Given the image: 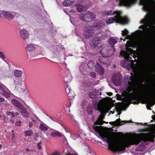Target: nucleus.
Listing matches in <instances>:
<instances>
[{
    "instance_id": "obj_43",
    "label": "nucleus",
    "mask_w": 155,
    "mask_h": 155,
    "mask_svg": "<svg viewBox=\"0 0 155 155\" xmlns=\"http://www.w3.org/2000/svg\"><path fill=\"white\" fill-rule=\"evenodd\" d=\"M98 133L99 134L100 136L102 138L107 137V135L101 132V131L100 132H98Z\"/></svg>"
},
{
    "instance_id": "obj_12",
    "label": "nucleus",
    "mask_w": 155,
    "mask_h": 155,
    "mask_svg": "<svg viewBox=\"0 0 155 155\" xmlns=\"http://www.w3.org/2000/svg\"><path fill=\"white\" fill-rule=\"evenodd\" d=\"M93 23L94 25L92 26L93 28H97L98 29L104 28L105 25V23L103 21L98 20L94 21Z\"/></svg>"
},
{
    "instance_id": "obj_9",
    "label": "nucleus",
    "mask_w": 155,
    "mask_h": 155,
    "mask_svg": "<svg viewBox=\"0 0 155 155\" xmlns=\"http://www.w3.org/2000/svg\"><path fill=\"white\" fill-rule=\"evenodd\" d=\"M104 141H105L108 146V149H110L111 151L115 152V148L116 146L115 143L112 140L107 136V138H103Z\"/></svg>"
},
{
    "instance_id": "obj_64",
    "label": "nucleus",
    "mask_w": 155,
    "mask_h": 155,
    "mask_svg": "<svg viewBox=\"0 0 155 155\" xmlns=\"http://www.w3.org/2000/svg\"><path fill=\"white\" fill-rule=\"evenodd\" d=\"M2 147V145L1 144H0V148Z\"/></svg>"
},
{
    "instance_id": "obj_26",
    "label": "nucleus",
    "mask_w": 155,
    "mask_h": 155,
    "mask_svg": "<svg viewBox=\"0 0 155 155\" xmlns=\"http://www.w3.org/2000/svg\"><path fill=\"white\" fill-rule=\"evenodd\" d=\"M51 135L52 137H61V133L56 130H55L54 131L51 132Z\"/></svg>"
},
{
    "instance_id": "obj_29",
    "label": "nucleus",
    "mask_w": 155,
    "mask_h": 155,
    "mask_svg": "<svg viewBox=\"0 0 155 155\" xmlns=\"http://www.w3.org/2000/svg\"><path fill=\"white\" fill-rule=\"evenodd\" d=\"M104 14L107 15H113L114 14H120L117 12H113L111 10L107 11L104 12Z\"/></svg>"
},
{
    "instance_id": "obj_59",
    "label": "nucleus",
    "mask_w": 155,
    "mask_h": 155,
    "mask_svg": "<svg viewBox=\"0 0 155 155\" xmlns=\"http://www.w3.org/2000/svg\"><path fill=\"white\" fill-rule=\"evenodd\" d=\"M29 150H30V149L29 148H26L25 150L26 151L28 152V151H29Z\"/></svg>"
},
{
    "instance_id": "obj_45",
    "label": "nucleus",
    "mask_w": 155,
    "mask_h": 155,
    "mask_svg": "<svg viewBox=\"0 0 155 155\" xmlns=\"http://www.w3.org/2000/svg\"><path fill=\"white\" fill-rule=\"evenodd\" d=\"M89 75L91 77L93 78H95L96 77V74L94 72H90Z\"/></svg>"
},
{
    "instance_id": "obj_49",
    "label": "nucleus",
    "mask_w": 155,
    "mask_h": 155,
    "mask_svg": "<svg viewBox=\"0 0 155 155\" xmlns=\"http://www.w3.org/2000/svg\"><path fill=\"white\" fill-rule=\"evenodd\" d=\"M13 111L12 112H10V111H7L6 112V114L7 115L10 116L12 118V114H13Z\"/></svg>"
},
{
    "instance_id": "obj_25",
    "label": "nucleus",
    "mask_w": 155,
    "mask_h": 155,
    "mask_svg": "<svg viewBox=\"0 0 155 155\" xmlns=\"http://www.w3.org/2000/svg\"><path fill=\"white\" fill-rule=\"evenodd\" d=\"M96 107L94 108L95 110H98L101 113H103L104 111V107L102 104H97L96 105Z\"/></svg>"
},
{
    "instance_id": "obj_14",
    "label": "nucleus",
    "mask_w": 155,
    "mask_h": 155,
    "mask_svg": "<svg viewBox=\"0 0 155 155\" xmlns=\"http://www.w3.org/2000/svg\"><path fill=\"white\" fill-rule=\"evenodd\" d=\"M65 91L68 96L69 99H72L74 97L75 95L74 93L71 90V88L69 87L68 85L66 84Z\"/></svg>"
},
{
    "instance_id": "obj_3",
    "label": "nucleus",
    "mask_w": 155,
    "mask_h": 155,
    "mask_svg": "<svg viewBox=\"0 0 155 155\" xmlns=\"http://www.w3.org/2000/svg\"><path fill=\"white\" fill-rule=\"evenodd\" d=\"M129 21L128 18L127 17H122L120 14H117L114 16V18L111 17L105 20L107 24H109L114 22L120 24H127Z\"/></svg>"
},
{
    "instance_id": "obj_13",
    "label": "nucleus",
    "mask_w": 155,
    "mask_h": 155,
    "mask_svg": "<svg viewBox=\"0 0 155 155\" xmlns=\"http://www.w3.org/2000/svg\"><path fill=\"white\" fill-rule=\"evenodd\" d=\"M99 39L94 37L90 41V45L91 48L93 49L95 48L98 44L99 43Z\"/></svg>"
},
{
    "instance_id": "obj_21",
    "label": "nucleus",
    "mask_w": 155,
    "mask_h": 155,
    "mask_svg": "<svg viewBox=\"0 0 155 155\" xmlns=\"http://www.w3.org/2000/svg\"><path fill=\"white\" fill-rule=\"evenodd\" d=\"M108 42L109 44L110 45V46L112 47L111 49L115 51V49L114 47V45L117 42L116 40L113 38H110L108 39Z\"/></svg>"
},
{
    "instance_id": "obj_48",
    "label": "nucleus",
    "mask_w": 155,
    "mask_h": 155,
    "mask_svg": "<svg viewBox=\"0 0 155 155\" xmlns=\"http://www.w3.org/2000/svg\"><path fill=\"white\" fill-rule=\"evenodd\" d=\"M0 57L3 59H5V57L2 51H0Z\"/></svg>"
},
{
    "instance_id": "obj_56",
    "label": "nucleus",
    "mask_w": 155,
    "mask_h": 155,
    "mask_svg": "<svg viewBox=\"0 0 155 155\" xmlns=\"http://www.w3.org/2000/svg\"><path fill=\"white\" fill-rule=\"evenodd\" d=\"M107 94L109 96H111L113 95V94L111 92H108Z\"/></svg>"
},
{
    "instance_id": "obj_51",
    "label": "nucleus",
    "mask_w": 155,
    "mask_h": 155,
    "mask_svg": "<svg viewBox=\"0 0 155 155\" xmlns=\"http://www.w3.org/2000/svg\"><path fill=\"white\" fill-rule=\"evenodd\" d=\"M41 142H40L39 143H38V144H37L38 147V149L39 150L41 149Z\"/></svg>"
},
{
    "instance_id": "obj_33",
    "label": "nucleus",
    "mask_w": 155,
    "mask_h": 155,
    "mask_svg": "<svg viewBox=\"0 0 155 155\" xmlns=\"http://www.w3.org/2000/svg\"><path fill=\"white\" fill-rule=\"evenodd\" d=\"M121 121V120L120 118H118V119L116 120L115 121H116V125H122L124 124L122 123H125L127 122V121Z\"/></svg>"
},
{
    "instance_id": "obj_34",
    "label": "nucleus",
    "mask_w": 155,
    "mask_h": 155,
    "mask_svg": "<svg viewBox=\"0 0 155 155\" xmlns=\"http://www.w3.org/2000/svg\"><path fill=\"white\" fill-rule=\"evenodd\" d=\"M96 124H94V125H93V127L94 129V130L96 132L98 133L100 132L101 131V128L102 127V126H95Z\"/></svg>"
},
{
    "instance_id": "obj_35",
    "label": "nucleus",
    "mask_w": 155,
    "mask_h": 155,
    "mask_svg": "<svg viewBox=\"0 0 155 155\" xmlns=\"http://www.w3.org/2000/svg\"><path fill=\"white\" fill-rule=\"evenodd\" d=\"M87 110V113L89 115H92L93 114V108L91 106H88Z\"/></svg>"
},
{
    "instance_id": "obj_28",
    "label": "nucleus",
    "mask_w": 155,
    "mask_h": 155,
    "mask_svg": "<svg viewBox=\"0 0 155 155\" xmlns=\"http://www.w3.org/2000/svg\"><path fill=\"white\" fill-rule=\"evenodd\" d=\"M26 48L28 51H33L35 49V47L34 45L32 44H29L27 46Z\"/></svg>"
},
{
    "instance_id": "obj_23",
    "label": "nucleus",
    "mask_w": 155,
    "mask_h": 155,
    "mask_svg": "<svg viewBox=\"0 0 155 155\" xmlns=\"http://www.w3.org/2000/svg\"><path fill=\"white\" fill-rule=\"evenodd\" d=\"M48 126L43 122L41 123L39 126V129L43 131H47L48 129Z\"/></svg>"
},
{
    "instance_id": "obj_2",
    "label": "nucleus",
    "mask_w": 155,
    "mask_h": 155,
    "mask_svg": "<svg viewBox=\"0 0 155 155\" xmlns=\"http://www.w3.org/2000/svg\"><path fill=\"white\" fill-rule=\"evenodd\" d=\"M146 133H142L141 136L137 137L134 138L129 139V140L120 143L118 145H116L115 148V151H121L125 150L126 147H128L131 145H137L143 140L144 142L145 137H147Z\"/></svg>"
},
{
    "instance_id": "obj_1",
    "label": "nucleus",
    "mask_w": 155,
    "mask_h": 155,
    "mask_svg": "<svg viewBox=\"0 0 155 155\" xmlns=\"http://www.w3.org/2000/svg\"><path fill=\"white\" fill-rule=\"evenodd\" d=\"M150 94L149 95L147 96L143 94H140L138 96H136L133 93H130L128 97V100L130 101L131 103L135 104H138L140 102L142 104H144L145 99L148 98L149 101L153 105L155 104V88L153 87L151 90Z\"/></svg>"
},
{
    "instance_id": "obj_41",
    "label": "nucleus",
    "mask_w": 155,
    "mask_h": 155,
    "mask_svg": "<svg viewBox=\"0 0 155 155\" xmlns=\"http://www.w3.org/2000/svg\"><path fill=\"white\" fill-rule=\"evenodd\" d=\"M123 107L121 105H119L116 107V110L117 111H122L123 110Z\"/></svg>"
},
{
    "instance_id": "obj_40",
    "label": "nucleus",
    "mask_w": 155,
    "mask_h": 155,
    "mask_svg": "<svg viewBox=\"0 0 155 155\" xmlns=\"http://www.w3.org/2000/svg\"><path fill=\"white\" fill-rule=\"evenodd\" d=\"M33 115L35 117H31L30 119L34 123H36V122L37 120H39V119L35 114H34Z\"/></svg>"
},
{
    "instance_id": "obj_19",
    "label": "nucleus",
    "mask_w": 155,
    "mask_h": 155,
    "mask_svg": "<svg viewBox=\"0 0 155 155\" xmlns=\"http://www.w3.org/2000/svg\"><path fill=\"white\" fill-rule=\"evenodd\" d=\"M104 115L103 114H101L98 117L97 120L94 122L95 124H98V125H102L103 124L105 121L103 120L104 118Z\"/></svg>"
},
{
    "instance_id": "obj_55",
    "label": "nucleus",
    "mask_w": 155,
    "mask_h": 155,
    "mask_svg": "<svg viewBox=\"0 0 155 155\" xmlns=\"http://www.w3.org/2000/svg\"><path fill=\"white\" fill-rule=\"evenodd\" d=\"M5 101V99L3 97H0V101L1 102H2L4 101Z\"/></svg>"
},
{
    "instance_id": "obj_27",
    "label": "nucleus",
    "mask_w": 155,
    "mask_h": 155,
    "mask_svg": "<svg viewBox=\"0 0 155 155\" xmlns=\"http://www.w3.org/2000/svg\"><path fill=\"white\" fill-rule=\"evenodd\" d=\"M141 2L143 5V8L144 10L146 11H147L149 8V4L144 0H143Z\"/></svg>"
},
{
    "instance_id": "obj_6",
    "label": "nucleus",
    "mask_w": 155,
    "mask_h": 155,
    "mask_svg": "<svg viewBox=\"0 0 155 155\" xmlns=\"http://www.w3.org/2000/svg\"><path fill=\"white\" fill-rule=\"evenodd\" d=\"M128 79V87L126 90L129 93L135 92L137 86L136 80L134 77L131 76H129Z\"/></svg>"
},
{
    "instance_id": "obj_58",
    "label": "nucleus",
    "mask_w": 155,
    "mask_h": 155,
    "mask_svg": "<svg viewBox=\"0 0 155 155\" xmlns=\"http://www.w3.org/2000/svg\"><path fill=\"white\" fill-rule=\"evenodd\" d=\"M66 155H77L75 154H71L70 153H68Z\"/></svg>"
},
{
    "instance_id": "obj_39",
    "label": "nucleus",
    "mask_w": 155,
    "mask_h": 155,
    "mask_svg": "<svg viewBox=\"0 0 155 155\" xmlns=\"http://www.w3.org/2000/svg\"><path fill=\"white\" fill-rule=\"evenodd\" d=\"M2 95L3 96L7 98H10L11 96V95L9 93L5 91L3 92L2 94Z\"/></svg>"
},
{
    "instance_id": "obj_46",
    "label": "nucleus",
    "mask_w": 155,
    "mask_h": 155,
    "mask_svg": "<svg viewBox=\"0 0 155 155\" xmlns=\"http://www.w3.org/2000/svg\"><path fill=\"white\" fill-rule=\"evenodd\" d=\"M21 121H17L16 122L15 125L16 126L19 127L21 125Z\"/></svg>"
},
{
    "instance_id": "obj_31",
    "label": "nucleus",
    "mask_w": 155,
    "mask_h": 155,
    "mask_svg": "<svg viewBox=\"0 0 155 155\" xmlns=\"http://www.w3.org/2000/svg\"><path fill=\"white\" fill-rule=\"evenodd\" d=\"M87 66L89 68L92 69L94 67H95L96 65L94 62L93 61H90L88 62L87 64Z\"/></svg>"
},
{
    "instance_id": "obj_5",
    "label": "nucleus",
    "mask_w": 155,
    "mask_h": 155,
    "mask_svg": "<svg viewBox=\"0 0 155 155\" xmlns=\"http://www.w3.org/2000/svg\"><path fill=\"white\" fill-rule=\"evenodd\" d=\"M11 103L14 105L23 114L24 117L28 118L29 117V114L26 108L19 101L13 98L11 101Z\"/></svg>"
},
{
    "instance_id": "obj_32",
    "label": "nucleus",
    "mask_w": 155,
    "mask_h": 155,
    "mask_svg": "<svg viewBox=\"0 0 155 155\" xmlns=\"http://www.w3.org/2000/svg\"><path fill=\"white\" fill-rule=\"evenodd\" d=\"M71 77L70 76H67L64 78V81L66 83V84L68 85V83L71 82Z\"/></svg>"
},
{
    "instance_id": "obj_62",
    "label": "nucleus",
    "mask_w": 155,
    "mask_h": 155,
    "mask_svg": "<svg viewBox=\"0 0 155 155\" xmlns=\"http://www.w3.org/2000/svg\"><path fill=\"white\" fill-rule=\"evenodd\" d=\"M111 133L113 134H115L116 133L115 132H111Z\"/></svg>"
},
{
    "instance_id": "obj_20",
    "label": "nucleus",
    "mask_w": 155,
    "mask_h": 155,
    "mask_svg": "<svg viewBox=\"0 0 155 155\" xmlns=\"http://www.w3.org/2000/svg\"><path fill=\"white\" fill-rule=\"evenodd\" d=\"M86 3L84 4L82 3L83 5H81L80 4H79L77 5V11L79 12H82L84 9V7H86L87 6V4H88L89 1L88 0H87Z\"/></svg>"
},
{
    "instance_id": "obj_54",
    "label": "nucleus",
    "mask_w": 155,
    "mask_h": 155,
    "mask_svg": "<svg viewBox=\"0 0 155 155\" xmlns=\"http://www.w3.org/2000/svg\"><path fill=\"white\" fill-rule=\"evenodd\" d=\"M33 126V124L32 122H30L29 123V126L30 128L31 127Z\"/></svg>"
},
{
    "instance_id": "obj_37",
    "label": "nucleus",
    "mask_w": 155,
    "mask_h": 155,
    "mask_svg": "<svg viewBox=\"0 0 155 155\" xmlns=\"http://www.w3.org/2000/svg\"><path fill=\"white\" fill-rule=\"evenodd\" d=\"M89 96V97L92 99L95 98L96 97V95L94 92H90Z\"/></svg>"
},
{
    "instance_id": "obj_47",
    "label": "nucleus",
    "mask_w": 155,
    "mask_h": 155,
    "mask_svg": "<svg viewBox=\"0 0 155 155\" xmlns=\"http://www.w3.org/2000/svg\"><path fill=\"white\" fill-rule=\"evenodd\" d=\"M19 115V114L18 113V112H13L12 118L18 116Z\"/></svg>"
},
{
    "instance_id": "obj_8",
    "label": "nucleus",
    "mask_w": 155,
    "mask_h": 155,
    "mask_svg": "<svg viewBox=\"0 0 155 155\" xmlns=\"http://www.w3.org/2000/svg\"><path fill=\"white\" fill-rule=\"evenodd\" d=\"M79 17L82 21L88 22L94 19L95 18V15L94 13L87 12L86 14H81Z\"/></svg>"
},
{
    "instance_id": "obj_60",
    "label": "nucleus",
    "mask_w": 155,
    "mask_h": 155,
    "mask_svg": "<svg viewBox=\"0 0 155 155\" xmlns=\"http://www.w3.org/2000/svg\"><path fill=\"white\" fill-rule=\"evenodd\" d=\"M15 134H12V139H13L15 137Z\"/></svg>"
},
{
    "instance_id": "obj_18",
    "label": "nucleus",
    "mask_w": 155,
    "mask_h": 155,
    "mask_svg": "<svg viewBox=\"0 0 155 155\" xmlns=\"http://www.w3.org/2000/svg\"><path fill=\"white\" fill-rule=\"evenodd\" d=\"M2 13L5 18L9 20H11L14 18L13 15L10 13L6 11H3Z\"/></svg>"
},
{
    "instance_id": "obj_38",
    "label": "nucleus",
    "mask_w": 155,
    "mask_h": 155,
    "mask_svg": "<svg viewBox=\"0 0 155 155\" xmlns=\"http://www.w3.org/2000/svg\"><path fill=\"white\" fill-rule=\"evenodd\" d=\"M122 35L123 36H128L129 35L128 31L126 29H125L124 30L122 31Z\"/></svg>"
},
{
    "instance_id": "obj_10",
    "label": "nucleus",
    "mask_w": 155,
    "mask_h": 155,
    "mask_svg": "<svg viewBox=\"0 0 155 155\" xmlns=\"http://www.w3.org/2000/svg\"><path fill=\"white\" fill-rule=\"evenodd\" d=\"M94 33V30L89 27L84 31L83 34V37L85 38H88L92 37Z\"/></svg>"
},
{
    "instance_id": "obj_42",
    "label": "nucleus",
    "mask_w": 155,
    "mask_h": 155,
    "mask_svg": "<svg viewBox=\"0 0 155 155\" xmlns=\"http://www.w3.org/2000/svg\"><path fill=\"white\" fill-rule=\"evenodd\" d=\"M122 66L124 68H125L128 65V64L127 61L125 60H124L121 62Z\"/></svg>"
},
{
    "instance_id": "obj_36",
    "label": "nucleus",
    "mask_w": 155,
    "mask_h": 155,
    "mask_svg": "<svg viewBox=\"0 0 155 155\" xmlns=\"http://www.w3.org/2000/svg\"><path fill=\"white\" fill-rule=\"evenodd\" d=\"M25 135L26 136H31L33 134L32 130H27L24 132Z\"/></svg>"
},
{
    "instance_id": "obj_44",
    "label": "nucleus",
    "mask_w": 155,
    "mask_h": 155,
    "mask_svg": "<svg viewBox=\"0 0 155 155\" xmlns=\"http://www.w3.org/2000/svg\"><path fill=\"white\" fill-rule=\"evenodd\" d=\"M21 91L23 92H25L26 91V88L25 85V84H23V85L22 86V87L21 88Z\"/></svg>"
},
{
    "instance_id": "obj_22",
    "label": "nucleus",
    "mask_w": 155,
    "mask_h": 155,
    "mask_svg": "<svg viewBox=\"0 0 155 155\" xmlns=\"http://www.w3.org/2000/svg\"><path fill=\"white\" fill-rule=\"evenodd\" d=\"M96 35L97 37L96 38H99L100 41V40L105 39L106 38V34L103 32L98 33Z\"/></svg>"
},
{
    "instance_id": "obj_17",
    "label": "nucleus",
    "mask_w": 155,
    "mask_h": 155,
    "mask_svg": "<svg viewBox=\"0 0 155 155\" xmlns=\"http://www.w3.org/2000/svg\"><path fill=\"white\" fill-rule=\"evenodd\" d=\"M95 70L96 72H98L100 74L103 75L104 73V70L102 67L101 65L97 62V64L95 66Z\"/></svg>"
},
{
    "instance_id": "obj_11",
    "label": "nucleus",
    "mask_w": 155,
    "mask_h": 155,
    "mask_svg": "<svg viewBox=\"0 0 155 155\" xmlns=\"http://www.w3.org/2000/svg\"><path fill=\"white\" fill-rule=\"evenodd\" d=\"M147 135V137H145L144 141L145 142H147L148 141H151L153 142L154 141V138H155V130L153 132L146 133Z\"/></svg>"
},
{
    "instance_id": "obj_4",
    "label": "nucleus",
    "mask_w": 155,
    "mask_h": 155,
    "mask_svg": "<svg viewBox=\"0 0 155 155\" xmlns=\"http://www.w3.org/2000/svg\"><path fill=\"white\" fill-rule=\"evenodd\" d=\"M133 51V49L127 47L126 51H121L120 54L122 56H124L125 59H129L130 61L133 62L134 61H136L137 59H136V58H137V57Z\"/></svg>"
},
{
    "instance_id": "obj_63",
    "label": "nucleus",
    "mask_w": 155,
    "mask_h": 155,
    "mask_svg": "<svg viewBox=\"0 0 155 155\" xmlns=\"http://www.w3.org/2000/svg\"><path fill=\"white\" fill-rule=\"evenodd\" d=\"M147 108L148 109H150V107H147Z\"/></svg>"
},
{
    "instance_id": "obj_50",
    "label": "nucleus",
    "mask_w": 155,
    "mask_h": 155,
    "mask_svg": "<svg viewBox=\"0 0 155 155\" xmlns=\"http://www.w3.org/2000/svg\"><path fill=\"white\" fill-rule=\"evenodd\" d=\"M38 137V134L37 133H35V137H34V139L35 140H37V138Z\"/></svg>"
},
{
    "instance_id": "obj_16",
    "label": "nucleus",
    "mask_w": 155,
    "mask_h": 155,
    "mask_svg": "<svg viewBox=\"0 0 155 155\" xmlns=\"http://www.w3.org/2000/svg\"><path fill=\"white\" fill-rule=\"evenodd\" d=\"M20 34L21 38L23 40H25L29 37V34L28 31L25 29H21L20 30Z\"/></svg>"
},
{
    "instance_id": "obj_57",
    "label": "nucleus",
    "mask_w": 155,
    "mask_h": 155,
    "mask_svg": "<svg viewBox=\"0 0 155 155\" xmlns=\"http://www.w3.org/2000/svg\"><path fill=\"white\" fill-rule=\"evenodd\" d=\"M152 118L154 120H155V115H153L152 116Z\"/></svg>"
},
{
    "instance_id": "obj_53",
    "label": "nucleus",
    "mask_w": 155,
    "mask_h": 155,
    "mask_svg": "<svg viewBox=\"0 0 155 155\" xmlns=\"http://www.w3.org/2000/svg\"><path fill=\"white\" fill-rule=\"evenodd\" d=\"M52 155H60V154L57 151H55L53 153Z\"/></svg>"
},
{
    "instance_id": "obj_15",
    "label": "nucleus",
    "mask_w": 155,
    "mask_h": 155,
    "mask_svg": "<svg viewBox=\"0 0 155 155\" xmlns=\"http://www.w3.org/2000/svg\"><path fill=\"white\" fill-rule=\"evenodd\" d=\"M112 83L116 86H120L122 83V80L119 77H114L112 78Z\"/></svg>"
},
{
    "instance_id": "obj_7",
    "label": "nucleus",
    "mask_w": 155,
    "mask_h": 155,
    "mask_svg": "<svg viewBox=\"0 0 155 155\" xmlns=\"http://www.w3.org/2000/svg\"><path fill=\"white\" fill-rule=\"evenodd\" d=\"M112 47L109 46L102 48L100 51L101 56L107 58L111 56L114 53V50L111 49Z\"/></svg>"
},
{
    "instance_id": "obj_24",
    "label": "nucleus",
    "mask_w": 155,
    "mask_h": 155,
    "mask_svg": "<svg viewBox=\"0 0 155 155\" xmlns=\"http://www.w3.org/2000/svg\"><path fill=\"white\" fill-rule=\"evenodd\" d=\"M75 0H65L62 3V5L65 6H68L73 4Z\"/></svg>"
},
{
    "instance_id": "obj_52",
    "label": "nucleus",
    "mask_w": 155,
    "mask_h": 155,
    "mask_svg": "<svg viewBox=\"0 0 155 155\" xmlns=\"http://www.w3.org/2000/svg\"><path fill=\"white\" fill-rule=\"evenodd\" d=\"M109 123L110 125H112L114 126H116V121H114L113 122H110Z\"/></svg>"
},
{
    "instance_id": "obj_30",
    "label": "nucleus",
    "mask_w": 155,
    "mask_h": 155,
    "mask_svg": "<svg viewBox=\"0 0 155 155\" xmlns=\"http://www.w3.org/2000/svg\"><path fill=\"white\" fill-rule=\"evenodd\" d=\"M14 73L15 76L20 77L22 74V71H21L16 70L14 71Z\"/></svg>"
},
{
    "instance_id": "obj_61",
    "label": "nucleus",
    "mask_w": 155,
    "mask_h": 155,
    "mask_svg": "<svg viewBox=\"0 0 155 155\" xmlns=\"http://www.w3.org/2000/svg\"><path fill=\"white\" fill-rule=\"evenodd\" d=\"M11 132H12V133H13L14 132V130L13 129H12L11 130Z\"/></svg>"
}]
</instances>
